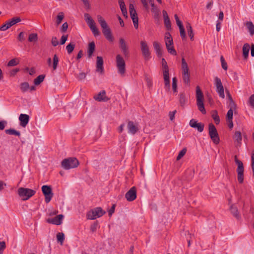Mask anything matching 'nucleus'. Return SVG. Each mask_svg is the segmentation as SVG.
<instances>
[{"label":"nucleus","mask_w":254,"mask_h":254,"mask_svg":"<svg viewBox=\"0 0 254 254\" xmlns=\"http://www.w3.org/2000/svg\"><path fill=\"white\" fill-rule=\"evenodd\" d=\"M57 239L58 241L60 243V244L63 245L64 240V234L63 233H58L57 234Z\"/></svg>","instance_id":"obj_41"},{"label":"nucleus","mask_w":254,"mask_h":254,"mask_svg":"<svg viewBox=\"0 0 254 254\" xmlns=\"http://www.w3.org/2000/svg\"><path fill=\"white\" fill-rule=\"evenodd\" d=\"M220 61L221 62V65H222V68L225 70H227V64L226 62L225 61V60L222 56L220 58Z\"/></svg>","instance_id":"obj_52"},{"label":"nucleus","mask_w":254,"mask_h":254,"mask_svg":"<svg viewBox=\"0 0 254 254\" xmlns=\"http://www.w3.org/2000/svg\"><path fill=\"white\" fill-rule=\"evenodd\" d=\"M229 109L234 110L236 108V105L233 100L229 102Z\"/></svg>","instance_id":"obj_53"},{"label":"nucleus","mask_w":254,"mask_h":254,"mask_svg":"<svg viewBox=\"0 0 254 254\" xmlns=\"http://www.w3.org/2000/svg\"><path fill=\"white\" fill-rule=\"evenodd\" d=\"M125 197L128 201L134 200L136 197V190L134 187H132L125 195Z\"/></svg>","instance_id":"obj_16"},{"label":"nucleus","mask_w":254,"mask_h":254,"mask_svg":"<svg viewBox=\"0 0 254 254\" xmlns=\"http://www.w3.org/2000/svg\"><path fill=\"white\" fill-rule=\"evenodd\" d=\"M63 218L64 215L63 214H60L52 219H48V222L55 225H59L62 223Z\"/></svg>","instance_id":"obj_24"},{"label":"nucleus","mask_w":254,"mask_h":254,"mask_svg":"<svg viewBox=\"0 0 254 254\" xmlns=\"http://www.w3.org/2000/svg\"><path fill=\"white\" fill-rule=\"evenodd\" d=\"M183 79L184 82L186 84L190 83V74L188 72H183Z\"/></svg>","instance_id":"obj_36"},{"label":"nucleus","mask_w":254,"mask_h":254,"mask_svg":"<svg viewBox=\"0 0 254 254\" xmlns=\"http://www.w3.org/2000/svg\"><path fill=\"white\" fill-rule=\"evenodd\" d=\"M38 37L37 34L32 33L30 34L28 37V41L29 42H35L37 40Z\"/></svg>","instance_id":"obj_46"},{"label":"nucleus","mask_w":254,"mask_h":254,"mask_svg":"<svg viewBox=\"0 0 254 254\" xmlns=\"http://www.w3.org/2000/svg\"><path fill=\"white\" fill-rule=\"evenodd\" d=\"M20 89L23 92H25L28 91V90L29 89V85L28 83L26 82L22 83L20 85Z\"/></svg>","instance_id":"obj_38"},{"label":"nucleus","mask_w":254,"mask_h":254,"mask_svg":"<svg viewBox=\"0 0 254 254\" xmlns=\"http://www.w3.org/2000/svg\"><path fill=\"white\" fill-rule=\"evenodd\" d=\"M153 46L157 56L158 57H161L163 55V51L161 44L157 41H154L153 43Z\"/></svg>","instance_id":"obj_23"},{"label":"nucleus","mask_w":254,"mask_h":254,"mask_svg":"<svg viewBox=\"0 0 254 254\" xmlns=\"http://www.w3.org/2000/svg\"><path fill=\"white\" fill-rule=\"evenodd\" d=\"M5 243L3 241L0 242V254H3V250L5 249Z\"/></svg>","instance_id":"obj_54"},{"label":"nucleus","mask_w":254,"mask_h":254,"mask_svg":"<svg viewBox=\"0 0 254 254\" xmlns=\"http://www.w3.org/2000/svg\"><path fill=\"white\" fill-rule=\"evenodd\" d=\"M179 102L181 106H184L186 104L187 99L184 93H181L179 95Z\"/></svg>","instance_id":"obj_34"},{"label":"nucleus","mask_w":254,"mask_h":254,"mask_svg":"<svg viewBox=\"0 0 254 254\" xmlns=\"http://www.w3.org/2000/svg\"><path fill=\"white\" fill-rule=\"evenodd\" d=\"M177 112V111L176 110H174L172 112H170L169 113V119L171 121H173L174 119H175V114Z\"/></svg>","instance_id":"obj_56"},{"label":"nucleus","mask_w":254,"mask_h":254,"mask_svg":"<svg viewBox=\"0 0 254 254\" xmlns=\"http://www.w3.org/2000/svg\"><path fill=\"white\" fill-rule=\"evenodd\" d=\"M116 64L118 73L122 75H124L126 71V64L124 59L120 55L116 56Z\"/></svg>","instance_id":"obj_10"},{"label":"nucleus","mask_w":254,"mask_h":254,"mask_svg":"<svg viewBox=\"0 0 254 254\" xmlns=\"http://www.w3.org/2000/svg\"><path fill=\"white\" fill-rule=\"evenodd\" d=\"M86 76V74L85 72H81L80 73H79L78 76H77V78L79 80H83V79H84L85 78Z\"/></svg>","instance_id":"obj_60"},{"label":"nucleus","mask_w":254,"mask_h":254,"mask_svg":"<svg viewBox=\"0 0 254 254\" xmlns=\"http://www.w3.org/2000/svg\"><path fill=\"white\" fill-rule=\"evenodd\" d=\"M235 162L237 164L238 167L237 172L238 174V180L240 183H243L244 181V168L243 162L237 159L236 156L235 157Z\"/></svg>","instance_id":"obj_9"},{"label":"nucleus","mask_w":254,"mask_h":254,"mask_svg":"<svg viewBox=\"0 0 254 254\" xmlns=\"http://www.w3.org/2000/svg\"><path fill=\"white\" fill-rule=\"evenodd\" d=\"M129 10L130 17L132 20L134 26L136 29H137L138 27V18L133 4H129Z\"/></svg>","instance_id":"obj_14"},{"label":"nucleus","mask_w":254,"mask_h":254,"mask_svg":"<svg viewBox=\"0 0 254 254\" xmlns=\"http://www.w3.org/2000/svg\"><path fill=\"white\" fill-rule=\"evenodd\" d=\"M97 20L102 29V32L105 38L110 42L114 41L111 30L104 18L100 15L97 16Z\"/></svg>","instance_id":"obj_1"},{"label":"nucleus","mask_w":254,"mask_h":254,"mask_svg":"<svg viewBox=\"0 0 254 254\" xmlns=\"http://www.w3.org/2000/svg\"><path fill=\"white\" fill-rule=\"evenodd\" d=\"M105 211L101 207H96L89 211L87 214V218L89 220H94L102 216L105 214Z\"/></svg>","instance_id":"obj_6"},{"label":"nucleus","mask_w":254,"mask_h":254,"mask_svg":"<svg viewBox=\"0 0 254 254\" xmlns=\"http://www.w3.org/2000/svg\"><path fill=\"white\" fill-rule=\"evenodd\" d=\"M67 39V35H63L61 37V44H64Z\"/></svg>","instance_id":"obj_63"},{"label":"nucleus","mask_w":254,"mask_h":254,"mask_svg":"<svg viewBox=\"0 0 254 254\" xmlns=\"http://www.w3.org/2000/svg\"><path fill=\"white\" fill-rule=\"evenodd\" d=\"M249 105L254 109V94L252 95L248 100Z\"/></svg>","instance_id":"obj_49"},{"label":"nucleus","mask_w":254,"mask_h":254,"mask_svg":"<svg viewBox=\"0 0 254 254\" xmlns=\"http://www.w3.org/2000/svg\"><path fill=\"white\" fill-rule=\"evenodd\" d=\"M177 78L174 77L172 79V89L174 92L177 91Z\"/></svg>","instance_id":"obj_44"},{"label":"nucleus","mask_w":254,"mask_h":254,"mask_svg":"<svg viewBox=\"0 0 254 254\" xmlns=\"http://www.w3.org/2000/svg\"><path fill=\"white\" fill-rule=\"evenodd\" d=\"M75 47V45L73 43H70L66 47V49L68 54H71L73 51Z\"/></svg>","instance_id":"obj_45"},{"label":"nucleus","mask_w":254,"mask_h":254,"mask_svg":"<svg viewBox=\"0 0 254 254\" xmlns=\"http://www.w3.org/2000/svg\"><path fill=\"white\" fill-rule=\"evenodd\" d=\"M85 20L89 27L90 30L93 33L94 36L96 37L100 35V32L96 26L95 21L90 16L88 13H85L84 15Z\"/></svg>","instance_id":"obj_4"},{"label":"nucleus","mask_w":254,"mask_h":254,"mask_svg":"<svg viewBox=\"0 0 254 254\" xmlns=\"http://www.w3.org/2000/svg\"><path fill=\"white\" fill-rule=\"evenodd\" d=\"M142 5H143L144 7L146 9L148 10L149 8L148 4L147 3V0H140Z\"/></svg>","instance_id":"obj_64"},{"label":"nucleus","mask_w":254,"mask_h":254,"mask_svg":"<svg viewBox=\"0 0 254 254\" xmlns=\"http://www.w3.org/2000/svg\"><path fill=\"white\" fill-rule=\"evenodd\" d=\"M208 133L213 142L218 144L220 142V138L215 127L212 123L209 124Z\"/></svg>","instance_id":"obj_8"},{"label":"nucleus","mask_w":254,"mask_h":254,"mask_svg":"<svg viewBox=\"0 0 254 254\" xmlns=\"http://www.w3.org/2000/svg\"><path fill=\"white\" fill-rule=\"evenodd\" d=\"M59 61V58L57 55L55 54L53 57V68L54 70H56L57 69Z\"/></svg>","instance_id":"obj_42"},{"label":"nucleus","mask_w":254,"mask_h":254,"mask_svg":"<svg viewBox=\"0 0 254 254\" xmlns=\"http://www.w3.org/2000/svg\"><path fill=\"white\" fill-rule=\"evenodd\" d=\"M95 44L94 42H92L89 43L87 50V56L89 58H90L95 51Z\"/></svg>","instance_id":"obj_27"},{"label":"nucleus","mask_w":254,"mask_h":254,"mask_svg":"<svg viewBox=\"0 0 254 254\" xmlns=\"http://www.w3.org/2000/svg\"><path fill=\"white\" fill-rule=\"evenodd\" d=\"M140 50L144 59L149 60L151 58V53L146 41H140Z\"/></svg>","instance_id":"obj_12"},{"label":"nucleus","mask_w":254,"mask_h":254,"mask_svg":"<svg viewBox=\"0 0 254 254\" xmlns=\"http://www.w3.org/2000/svg\"><path fill=\"white\" fill-rule=\"evenodd\" d=\"M120 47L125 57H127L128 55V48L127 44L123 38H120L119 40Z\"/></svg>","instance_id":"obj_22"},{"label":"nucleus","mask_w":254,"mask_h":254,"mask_svg":"<svg viewBox=\"0 0 254 254\" xmlns=\"http://www.w3.org/2000/svg\"><path fill=\"white\" fill-rule=\"evenodd\" d=\"M35 193V190L28 188H20L18 190V194L21 200L23 201L29 199Z\"/></svg>","instance_id":"obj_3"},{"label":"nucleus","mask_w":254,"mask_h":254,"mask_svg":"<svg viewBox=\"0 0 254 254\" xmlns=\"http://www.w3.org/2000/svg\"><path fill=\"white\" fill-rule=\"evenodd\" d=\"M128 132L131 134H134L138 130V125L132 121H129L127 126Z\"/></svg>","instance_id":"obj_20"},{"label":"nucleus","mask_w":254,"mask_h":254,"mask_svg":"<svg viewBox=\"0 0 254 254\" xmlns=\"http://www.w3.org/2000/svg\"><path fill=\"white\" fill-rule=\"evenodd\" d=\"M96 59V71L101 74H103L104 69L103 67L104 61L103 58L100 56H97Z\"/></svg>","instance_id":"obj_17"},{"label":"nucleus","mask_w":254,"mask_h":254,"mask_svg":"<svg viewBox=\"0 0 254 254\" xmlns=\"http://www.w3.org/2000/svg\"><path fill=\"white\" fill-rule=\"evenodd\" d=\"M15 24H16V17H13L11 20L6 21L5 24L0 27V30L4 31Z\"/></svg>","instance_id":"obj_19"},{"label":"nucleus","mask_w":254,"mask_h":254,"mask_svg":"<svg viewBox=\"0 0 254 254\" xmlns=\"http://www.w3.org/2000/svg\"><path fill=\"white\" fill-rule=\"evenodd\" d=\"M212 118L214 120L216 124L218 125L220 123V119L218 115L217 112L216 111H214L212 114Z\"/></svg>","instance_id":"obj_39"},{"label":"nucleus","mask_w":254,"mask_h":254,"mask_svg":"<svg viewBox=\"0 0 254 254\" xmlns=\"http://www.w3.org/2000/svg\"><path fill=\"white\" fill-rule=\"evenodd\" d=\"M182 72L189 71V67L188 66V64L186 63L184 58H182Z\"/></svg>","instance_id":"obj_40"},{"label":"nucleus","mask_w":254,"mask_h":254,"mask_svg":"<svg viewBox=\"0 0 254 254\" xmlns=\"http://www.w3.org/2000/svg\"><path fill=\"white\" fill-rule=\"evenodd\" d=\"M78 165L79 162L75 158L64 159L62 162V166L65 170L76 168Z\"/></svg>","instance_id":"obj_5"},{"label":"nucleus","mask_w":254,"mask_h":254,"mask_svg":"<svg viewBox=\"0 0 254 254\" xmlns=\"http://www.w3.org/2000/svg\"><path fill=\"white\" fill-rule=\"evenodd\" d=\"M25 33H24L23 32H20L18 36V40L21 42L24 41L25 38Z\"/></svg>","instance_id":"obj_57"},{"label":"nucleus","mask_w":254,"mask_h":254,"mask_svg":"<svg viewBox=\"0 0 254 254\" xmlns=\"http://www.w3.org/2000/svg\"><path fill=\"white\" fill-rule=\"evenodd\" d=\"M186 28L188 31V35L190 37L191 40H193V33L192 27L190 23H187L186 25Z\"/></svg>","instance_id":"obj_33"},{"label":"nucleus","mask_w":254,"mask_h":254,"mask_svg":"<svg viewBox=\"0 0 254 254\" xmlns=\"http://www.w3.org/2000/svg\"><path fill=\"white\" fill-rule=\"evenodd\" d=\"M51 43L52 45L54 47L57 46L59 43L57 38L56 37H52Z\"/></svg>","instance_id":"obj_55"},{"label":"nucleus","mask_w":254,"mask_h":254,"mask_svg":"<svg viewBox=\"0 0 254 254\" xmlns=\"http://www.w3.org/2000/svg\"><path fill=\"white\" fill-rule=\"evenodd\" d=\"M94 98L95 100L100 102H106L109 100V98L106 96V92L104 90L99 92L96 96H95Z\"/></svg>","instance_id":"obj_25"},{"label":"nucleus","mask_w":254,"mask_h":254,"mask_svg":"<svg viewBox=\"0 0 254 254\" xmlns=\"http://www.w3.org/2000/svg\"><path fill=\"white\" fill-rule=\"evenodd\" d=\"M29 120L30 117L29 115L21 114L19 117V125L23 127H25L27 125Z\"/></svg>","instance_id":"obj_18"},{"label":"nucleus","mask_w":254,"mask_h":254,"mask_svg":"<svg viewBox=\"0 0 254 254\" xmlns=\"http://www.w3.org/2000/svg\"><path fill=\"white\" fill-rule=\"evenodd\" d=\"M164 80V89L166 92L170 91V81L169 73L163 74Z\"/></svg>","instance_id":"obj_26"},{"label":"nucleus","mask_w":254,"mask_h":254,"mask_svg":"<svg viewBox=\"0 0 254 254\" xmlns=\"http://www.w3.org/2000/svg\"><path fill=\"white\" fill-rule=\"evenodd\" d=\"M196 104L198 110L203 114H206V111L203 104V95L199 86L196 88Z\"/></svg>","instance_id":"obj_2"},{"label":"nucleus","mask_w":254,"mask_h":254,"mask_svg":"<svg viewBox=\"0 0 254 254\" xmlns=\"http://www.w3.org/2000/svg\"><path fill=\"white\" fill-rule=\"evenodd\" d=\"M174 17H175V19L176 20L177 24L178 26V27H179L183 26V24H182V22L180 20L178 15L177 14H175Z\"/></svg>","instance_id":"obj_58"},{"label":"nucleus","mask_w":254,"mask_h":254,"mask_svg":"<svg viewBox=\"0 0 254 254\" xmlns=\"http://www.w3.org/2000/svg\"><path fill=\"white\" fill-rule=\"evenodd\" d=\"M151 11L153 14L154 17L156 19H158L160 15V10L157 6L155 5H154V6H151Z\"/></svg>","instance_id":"obj_32"},{"label":"nucleus","mask_w":254,"mask_h":254,"mask_svg":"<svg viewBox=\"0 0 254 254\" xmlns=\"http://www.w3.org/2000/svg\"><path fill=\"white\" fill-rule=\"evenodd\" d=\"M120 7L124 16H125V17H127V12L125 4L121 3V4L120 5Z\"/></svg>","instance_id":"obj_43"},{"label":"nucleus","mask_w":254,"mask_h":254,"mask_svg":"<svg viewBox=\"0 0 254 254\" xmlns=\"http://www.w3.org/2000/svg\"><path fill=\"white\" fill-rule=\"evenodd\" d=\"M42 191L45 197V202L49 203L53 196V193L52 192L51 187L47 185L43 186Z\"/></svg>","instance_id":"obj_15"},{"label":"nucleus","mask_w":254,"mask_h":254,"mask_svg":"<svg viewBox=\"0 0 254 254\" xmlns=\"http://www.w3.org/2000/svg\"><path fill=\"white\" fill-rule=\"evenodd\" d=\"M179 30H180V36L181 37V38L184 39L185 38H186V33H185V29L184 28V26H181V27H179Z\"/></svg>","instance_id":"obj_48"},{"label":"nucleus","mask_w":254,"mask_h":254,"mask_svg":"<svg viewBox=\"0 0 254 254\" xmlns=\"http://www.w3.org/2000/svg\"><path fill=\"white\" fill-rule=\"evenodd\" d=\"M233 138L235 142H237L238 145H240L242 143V136L241 133L239 131H235Z\"/></svg>","instance_id":"obj_28"},{"label":"nucleus","mask_w":254,"mask_h":254,"mask_svg":"<svg viewBox=\"0 0 254 254\" xmlns=\"http://www.w3.org/2000/svg\"><path fill=\"white\" fill-rule=\"evenodd\" d=\"M161 64L162 65L163 74L169 73V67L167 63L164 58L162 59Z\"/></svg>","instance_id":"obj_31"},{"label":"nucleus","mask_w":254,"mask_h":254,"mask_svg":"<svg viewBox=\"0 0 254 254\" xmlns=\"http://www.w3.org/2000/svg\"><path fill=\"white\" fill-rule=\"evenodd\" d=\"M214 84L216 87V92L218 94L220 97L224 99L225 98L224 87L221 79L218 77H215L214 80Z\"/></svg>","instance_id":"obj_11"},{"label":"nucleus","mask_w":254,"mask_h":254,"mask_svg":"<svg viewBox=\"0 0 254 254\" xmlns=\"http://www.w3.org/2000/svg\"><path fill=\"white\" fill-rule=\"evenodd\" d=\"M64 17V14L63 12H60L57 17V23L58 25L60 24Z\"/></svg>","instance_id":"obj_47"},{"label":"nucleus","mask_w":254,"mask_h":254,"mask_svg":"<svg viewBox=\"0 0 254 254\" xmlns=\"http://www.w3.org/2000/svg\"><path fill=\"white\" fill-rule=\"evenodd\" d=\"M186 152L187 150L186 148H184L181 151H180L177 157V160H179L182 157H183L185 155Z\"/></svg>","instance_id":"obj_50"},{"label":"nucleus","mask_w":254,"mask_h":254,"mask_svg":"<svg viewBox=\"0 0 254 254\" xmlns=\"http://www.w3.org/2000/svg\"><path fill=\"white\" fill-rule=\"evenodd\" d=\"M5 132L6 134H10V135H16V130L14 129H9L5 130Z\"/></svg>","instance_id":"obj_59"},{"label":"nucleus","mask_w":254,"mask_h":254,"mask_svg":"<svg viewBox=\"0 0 254 254\" xmlns=\"http://www.w3.org/2000/svg\"><path fill=\"white\" fill-rule=\"evenodd\" d=\"M165 41L166 48L168 52L173 55H176L177 52L173 47V39L171 34L169 32L165 33Z\"/></svg>","instance_id":"obj_7"},{"label":"nucleus","mask_w":254,"mask_h":254,"mask_svg":"<svg viewBox=\"0 0 254 254\" xmlns=\"http://www.w3.org/2000/svg\"><path fill=\"white\" fill-rule=\"evenodd\" d=\"M164 24L168 30H169L171 28V22L170 19L165 20Z\"/></svg>","instance_id":"obj_61"},{"label":"nucleus","mask_w":254,"mask_h":254,"mask_svg":"<svg viewBox=\"0 0 254 254\" xmlns=\"http://www.w3.org/2000/svg\"><path fill=\"white\" fill-rule=\"evenodd\" d=\"M68 28V24L67 22H64L63 24L62 28H61V31L63 32H65L67 30V29Z\"/></svg>","instance_id":"obj_62"},{"label":"nucleus","mask_w":254,"mask_h":254,"mask_svg":"<svg viewBox=\"0 0 254 254\" xmlns=\"http://www.w3.org/2000/svg\"><path fill=\"white\" fill-rule=\"evenodd\" d=\"M230 210L231 213L234 216L237 218H239L240 217L238 210L236 207L232 206L230 208Z\"/></svg>","instance_id":"obj_37"},{"label":"nucleus","mask_w":254,"mask_h":254,"mask_svg":"<svg viewBox=\"0 0 254 254\" xmlns=\"http://www.w3.org/2000/svg\"><path fill=\"white\" fill-rule=\"evenodd\" d=\"M16 65V59H13L7 63L6 66V73L10 77H13L16 75V68H12Z\"/></svg>","instance_id":"obj_13"},{"label":"nucleus","mask_w":254,"mask_h":254,"mask_svg":"<svg viewBox=\"0 0 254 254\" xmlns=\"http://www.w3.org/2000/svg\"><path fill=\"white\" fill-rule=\"evenodd\" d=\"M45 78V75L41 74L36 77L34 80V83L35 85H38L42 83Z\"/></svg>","instance_id":"obj_35"},{"label":"nucleus","mask_w":254,"mask_h":254,"mask_svg":"<svg viewBox=\"0 0 254 254\" xmlns=\"http://www.w3.org/2000/svg\"><path fill=\"white\" fill-rule=\"evenodd\" d=\"M250 46L248 43H246L243 47V55L245 59H247L249 56Z\"/></svg>","instance_id":"obj_29"},{"label":"nucleus","mask_w":254,"mask_h":254,"mask_svg":"<svg viewBox=\"0 0 254 254\" xmlns=\"http://www.w3.org/2000/svg\"><path fill=\"white\" fill-rule=\"evenodd\" d=\"M190 126L191 127L196 128L200 132H201L204 129V125L201 123H197V122L194 119H191L190 121Z\"/></svg>","instance_id":"obj_21"},{"label":"nucleus","mask_w":254,"mask_h":254,"mask_svg":"<svg viewBox=\"0 0 254 254\" xmlns=\"http://www.w3.org/2000/svg\"><path fill=\"white\" fill-rule=\"evenodd\" d=\"M250 34L253 36L254 34V25L251 21H248L245 24Z\"/></svg>","instance_id":"obj_30"},{"label":"nucleus","mask_w":254,"mask_h":254,"mask_svg":"<svg viewBox=\"0 0 254 254\" xmlns=\"http://www.w3.org/2000/svg\"><path fill=\"white\" fill-rule=\"evenodd\" d=\"M233 111L231 109H229L227 113V120H233Z\"/></svg>","instance_id":"obj_51"}]
</instances>
